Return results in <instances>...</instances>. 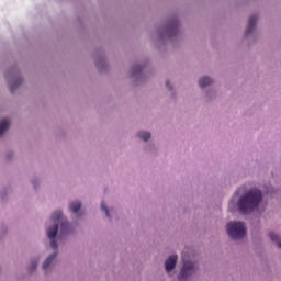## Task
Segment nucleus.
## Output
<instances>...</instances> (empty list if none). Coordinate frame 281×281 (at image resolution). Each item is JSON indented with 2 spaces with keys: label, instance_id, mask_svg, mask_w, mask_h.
<instances>
[{
  "label": "nucleus",
  "instance_id": "nucleus-9",
  "mask_svg": "<svg viewBox=\"0 0 281 281\" xmlns=\"http://www.w3.org/2000/svg\"><path fill=\"white\" fill-rule=\"evenodd\" d=\"M211 83H212V79L210 77H202L199 80V85L201 89H205V87H210Z\"/></svg>",
  "mask_w": 281,
  "mask_h": 281
},
{
  "label": "nucleus",
  "instance_id": "nucleus-3",
  "mask_svg": "<svg viewBox=\"0 0 281 281\" xmlns=\"http://www.w3.org/2000/svg\"><path fill=\"white\" fill-rule=\"evenodd\" d=\"M226 232L233 240H240L245 238L247 228L243 222H231L226 225Z\"/></svg>",
  "mask_w": 281,
  "mask_h": 281
},
{
  "label": "nucleus",
  "instance_id": "nucleus-4",
  "mask_svg": "<svg viewBox=\"0 0 281 281\" xmlns=\"http://www.w3.org/2000/svg\"><path fill=\"white\" fill-rule=\"evenodd\" d=\"M182 260L184 263L179 276L180 281L188 280L190 276H194L198 269L196 263L192 261H186V255H182Z\"/></svg>",
  "mask_w": 281,
  "mask_h": 281
},
{
  "label": "nucleus",
  "instance_id": "nucleus-6",
  "mask_svg": "<svg viewBox=\"0 0 281 281\" xmlns=\"http://www.w3.org/2000/svg\"><path fill=\"white\" fill-rule=\"evenodd\" d=\"M258 21V16L251 15L248 20V26L246 29V36H249L254 32V27H256V22Z\"/></svg>",
  "mask_w": 281,
  "mask_h": 281
},
{
  "label": "nucleus",
  "instance_id": "nucleus-15",
  "mask_svg": "<svg viewBox=\"0 0 281 281\" xmlns=\"http://www.w3.org/2000/svg\"><path fill=\"white\" fill-rule=\"evenodd\" d=\"M50 247L52 249H58V243L56 241V239H50Z\"/></svg>",
  "mask_w": 281,
  "mask_h": 281
},
{
  "label": "nucleus",
  "instance_id": "nucleus-17",
  "mask_svg": "<svg viewBox=\"0 0 281 281\" xmlns=\"http://www.w3.org/2000/svg\"><path fill=\"white\" fill-rule=\"evenodd\" d=\"M36 267H38V263L37 262H34L31 267V271H34V269H36Z\"/></svg>",
  "mask_w": 281,
  "mask_h": 281
},
{
  "label": "nucleus",
  "instance_id": "nucleus-16",
  "mask_svg": "<svg viewBox=\"0 0 281 281\" xmlns=\"http://www.w3.org/2000/svg\"><path fill=\"white\" fill-rule=\"evenodd\" d=\"M142 71V67L135 66L134 67V74H139Z\"/></svg>",
  "mask_w": 281,
  "mask_h": 281
},
{
  "label": "nucleus",
  "instance_id": "nucleus-14",
  "mask_svg": "<svg viewBox=\"0 0 281 281\" xmlns=\"http://www.w3.org/2000/svg\"><path fill=\"white\" fill-rule=\"evenodd\" d=\"M101 210H103V212H105L108 218L111 217V214L109 213V209L106 207V205L104 203L101 204Z\"/></svg>",
  "mask_w": 281,
  "mask_h": 281
},
{
  "label": "nucleus",
  "instance_id": "nucleus-10",
  "mask_svg": "<svg viewBox=\"0 0 281 281\" xmlns=\"http://www.w3.org/2000/svg\"><path fill=\"white\" fill-rule=\"evenodd\" d=\"M9 128H10V121L2 120L0 122V136L3 135V133H5V131H8Z\"/></svg>",
  "mask_w": 281,
  "mask_h": 281
},
{
  "label": "nucleus",
  "instance_id": "nucleus-18",
  "mask_svg": "<svg viewBox=\"0 0 281 281\" xmlns=\"http://www.w3.org/2000/svg\"><path fill=\"white\" fill-rule=\"evenodd\" d=\"M166 87H168V89H170V90L172 89V87L170 86V81L166 82Z\"/></svg>",
  "mask_w": 281,
  "mask_h": 281
},
{
  "label": "nucleus",
  "instance_id": "nucleus-11",
  "mask_svg": "<svg viewBox=\"0 0 281 281\" xmlns=\"http://www.w3.org/2000/svg\"><path fill=\"white\" fill-rule=\"evenodd\" d=\"M82 207V204L80 202H71L69 204L70 212H74V214L80 212V209Z\"/></svg>",
  "mask_w": 281,
  "mask_h": 281
},
{
  "label": "nucleus",
  "instance_id": "nucleus-2",
  "mask_svg": "<svg viewBox=\"0 0 281 281\" xmlns=\"http://www.w3.org/2000/svg\"><path fill=\"white\" fill-rule=\"evenodd\" d=\"M52 221L54 222V225L47 229L48 238L54 239L58 236V225H60L61 236L69 232L70 226L67 221L63 220V211H56L53 213Z\"/></svg>",
  "mask_w": 281,
  "mask_h": 281
},
{
  "label": "nucleus",
  "instance_id": "nucleus-1",
  "mask_svg": "<svg viewBox=\"0 0 281 281\" xmlns=\"http://www.w3.org/2000/svg\"><path fill=\"white\" fill-rule=\"evenodd\" d=\"M261 201L262 192L258 189H251L237 202L238 211L241 212V214H249L260 205Z\"/></svg>",
  "mask_w": 281,
  "mask_h": 281
},
{
  "label": "nucleus",
  "instance_id": "nucleus-13",
  "mask_svg": "<svg viewBox=\"0 0 281 281\" xmlns=\"http://www.w3.org/2000/svg\"><path fill=\"white\" fill-rule=\"evenodd\" d=\"M269 238L272 243H278V247L281 249V241H279L280 237L276 233H269Z\"/></svg>",
  "mask_w": 281,
  "mask_h": 281
},
{
  "label": "nucleus",
  "instance_id": "nucleus-12",
  "mask_svg": "<svg viewBox=\"0 0 281 281\" xmlns=\"http://www.w3.org/2000/svg\"><path fill=\"white\" fill-rule=\"evenodd\" d=\"M137 135L140 139H143V142H148V139L151 137L150 132H144V131L138 132Z\"/></svg>",
  "mask_w": 281,
  "mask_h": 281
},
{
  "label": "nucleus",
  "instance_id": "nucleus-5",
  "mask_svg": "<svg viewBox=\"0 0 281 281\" xmlns=\"http://www.w3.org/2000/svg\"><path fill=\"white\" fill-rule=\"evenodd\" d=\"M177 255H172L166 260L165 269L168 273H170V271H172L177 267Z\"/></svg>",
  "mask_w": 281,
  "mask_h": 281
},
{
  "label": "nucleus",
  "instance_id": "nucleus-8",
  "mask_svg": "<svg viewBox=\"0 0 281 281\" xmlns=\"http://www.w3.org/2000/svg\"><path fill=\"white\" fill-rule=\"evenodd\" d=\"M57 254H53L50 255L43 263V269L44 271H47V269H49V267L52 266V262H54V260L56 259Z\"/></svg>",
  "mask_w": 281,
  "mask_h": 281
},
{
  "label": "nucleus",
  "instance_id": "nucleus-7",
  "mask_svg": "<svg viewBox=\"0 0 281 281\" xmlns=\"http://www.w3.org/2000/svg\"><path fill=\"white\" fill-rule=\"evenodd\" d=\"M21 85H23V79H21V78L14 79L10 83V91H11V93H14V91H16V89H19V87H21Z\"/></svg>",
  "mask_w": 281,
  "mask_h": 281
}]
</instances>
